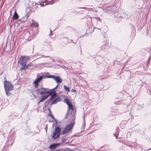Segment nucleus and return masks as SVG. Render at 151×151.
<instances>
[{"label": "nucleus", "mask_w": 151, "mask_h": 151, "mask_svg": "<svg viewBox=\"0 0 151 151\" xmlns=\"http://www.w3.org/2000/svg\"><path fill=\"white\" fill-rule=\"evenodd\" d=\"M30 58V57L29 56H21L20 59L18 61V63H19L21 65L20 70H26L27 62Z\"/></svg>", "instance_id": "1"}, {"label": "nucleus", "mask_w": 151, "mask_h": 151, "mask_svg": "<svg viewBox=\"0 0 151 151\" xmlns=\"http://www.w3.org/2000/svg\"><path fill=\"white\" fill-rule=\"evenodd\" d=\"M68 108L67 111L69 112L70 110H72L71 113L69 114L70 120H72V121H75L76 118L75 115L76 113V109H74L71 103L68 105Z\"/></svg>", "instance_id": "2"}, {"label": "nucleus", "mask_w": 151, "mask_h": 151, "mask_svg": "<svg viewBox=\"0 0 151 151\" xmlns=\"http://www.w3.org/2000/svg\"><path fill=\"white\" fill-rule=\"evenodd\" d=\"M4 86L6 94L7 96L10 95L11 94L9 91L13 90V86L12 84L10 82L6 80L4 82Z\"/></svg>", "instance_id": "3"}, {"label": "nucleus", "mask_w": 151, "mask_h": 151, "mask_svg": "<svg viewBox=\"0 0 151 151\" xmlns=\"http://www.w3.org/2000/svg\"><path fill=\"white\" fill-rule=\"evenodd\" d=\"M70 120L72 122L65 126L63 131L61 132L62 134H64L69 132L73 129L75 124V121H72V120Z\"/></svg>", "instance_id": "4"}, {"label": "nucleus", "mask_w": 151, "mask_h": 151, "mask_svg": "<svg viewBox=\"0 0 151 151\" xmlns=\"http://www.w3.org/2000/svg\"><path fill=\"white\" fill-rule=\"evenodd\" d=\"M61 131V128L59 127L58 126L55 127V130L54 131L52 136V138L54 139H55L59 137L60 135L62 134Z\"/></svg>", "instance_id": "5"}, {"label": "nucleus", "mask_w": 151, "mask_h": 151, "mask_svg": "<svg viewBox=\"0 0 151 151\" xmlns=\"http://www.w3.org/2000/svg\"><path fill=\"white\" fill-rule=\"evenodd\" d=\"M50 92L47 95L48 97L49 96H51V97L49 99L48 102H50V101L53 99L57 95V93L55 91L50 90Z\"/></svg>", "instance_id": "6"}, {"label": "nucleus", "mask_w": 151, "mask_h": 151, "mask_svg": "<svg viewBox=\"0 0 151 151\" xmlns=\"http://www.w3.org/2000/svg\"><path fill=\"white\" fill-rule=\"evenodd\" d=\"M43 78H44V76H40L37 78L33 82V84L35 88L37 87L39 85V83L41 82Z\"/></svg>", "instance_id": "7"}, {"label": "nucleus", "mask_w": 151, "mask_h": 151, "mask_svg": "<svg viewBox=\"0 0 151 151\" xmlns=\"http://www.w3.org/2000/svg\"><path fill=\"white\" fill-rule=\"evenodd\" d=\"M60 145V143H53L49 146V148L50 149V151H51L55 149Z\"/></svg>", "instance_id": "8"}, {"label": "nucleus", "mask_w": 151, "mask_h": 151, "mask_svg": "<svg viewBox=\"0 0 151 151\" xmlns=\"http://www.w3.org/2000/svg\"><path fill=\"white\" fill-rule=\"evenodd\" d=\"M103 41L104 42H103V43H104L101 47V49L102 50H104L106 49V46L108 45V41H107L106 38L105 37L104 38Z\"/></svg>", "instance_id": "9"}, {"label": "nucleus", "mask_w": 151, "mask_h": 151, "mask_svg": "<svg viewBox=\"0 0 151 151\" xmlns=\"http://www.w3.org/2000/svg\"><path fill=\"white\" fill-rule=\"evenodd\" d=\"M61 100V98L58 97L55 99L52 102L51 104H57L58 102L60 101Z\"/></svg>", "instance_id": "10"}, {"label": "nucleus", "mask_w": 151, "mask_h": 151, "mask_svg": "<svg viewBox=\"0 0 151 151\" xmlns=\"http://www.w3.org/2000/svg\"><path fill=\"white\" fill-rule=\"evenodd\" d=\"M55 80L56 81L57 83H58V84H59L62 83V79L58 76H56Z\"/></svg>", "instance_id": "11"}, {"label": "nucleus", "mask_w": 151, "mask_h": 151, "mask_svg": "<svg viewBox=\"0 0 151 151\" xmlns=\"http://www.w3.org/2000/svg\"><path fill=\"white\" fill-rule=\"evenodd\" d=\"M19 17V15L17 13V12L15 11L14 14L13 15V16L12 17V19L13 20H16Z\"/></svg>", "instance_id": "12"}, {"label": "nucleus", "mask_w": 151, "mask_h": 151, "mask_svg": "<svg viewBox=\"0 0 151 151\" xmlns=\"http://www.w3.org/2000/svg\"><path fill=\"white\" fill-rule=\"evenodd\" d=\"M83 120L84 121V122L83 123V124L81 127V133L83 132V131L85 129V126H86L85 120L84 117Z\"/></svg>", "instance_id": "13"}, {"label": "nucleus", "mask_w": 151, "mask_h": 151, "mask_svg": "<svg viewBox=\"0 0 151 151\" xmlns=\"http://www.w3.org/2000/svg\"><path fill=\"white\" fill-rule=\"evenodd\" d=\"M87 18L88 19V20L89 21V22H87V24L88 26L91 25L92 20L91 17H89V16H87Z\"/></svg>", "instance_id": "14"}, {"label": "nucleus", "mask_w": 151, "mask_h": 151, "mask_svg": "<svg viewBox=\"0 0 151 151\" xmlns=\"http://www.w3.org/2000/svg\"><path fill=\"white\" fill-rule=\"evenodd\" d=\"M126 145L129 147H131V149L132 150V147L133 148V146L134 145V143L133 142H130V143H126L125 144Z\"/></svg>", "instance_id": "15"}, {"label": "nucleus", "mask_w": 151, "mask_h": 151, "mask_svg": "<svg viewBox=\"0 0 151 151\" xmlns=\"http://www.w3.org/2000/svg\"><path fill=\"white\" fill-rule=\"evenodd\" d=\"M48 98V96L47 95L43 96L42 98H41L40 99V102H43L45 100Z\"/></svg>", "instance_id": "16"}, {"label": "nucleus", "mask_w": 151, "mask_h": 151, "mask_svg": "<svg viewBox=\"0 0 151 151\" xmlns=\"http://www.w3.org/2000/svg\"><path fill=\"white\" fill-rule=\"evenodd\" d=\"M31 24L32 25L37 27L38 26V24L37 22H35L33 20H32Z\"/></svg>", "instance_id": "17"}, {"label": "nucleus", "mask_w": 151, "mask_h": 151, "mask_svg": "<svg viewBox=\"0 0 151 151\" xmlns=\"http://www.w3.org/2000/svg\"><path fill=\"white\" fill-rule=\"evenodd\" d=\"M122 17L121 16H119L118 17H116V18H115V20H116V21L117 22H120L122 19Z\"/></svg>", "instance_id": "18"}, {"label": "nucleus", "mask_w": 151, "mask_h": 151, "mask_svg": "<svg viewBox=\"0 0 151 151\" xmlns=\"http://www.w3.org/2000/svg\"><path fill=\"white\" fill-rule=\"evenodd\" d=\"M50 92V90L48 91H42L40 92V95H44Z\"/></svg>", "instance_id": "19"}, {"label": "nucleus", "mask_w": 151, "mask_h": 151, "mask_svg": "<svg viewBox=\"0 0 151 151\" xmlns=\"http://www.w3.org/2000/svg\"><path fill=\"white\" fill-rule=\"evenodd\" d=\"M56 77V76H54V75H49V76H44V78H52L54 80H55Z\"/></svg>", "instance_id": "20"}, {"label": "nucleus", "mask_w": 151, "mask_h": 151, "mask_svg": "<svg viewBox=\"0 0 151 151\" xmlns=\"http://www.w3.org/2000/svg\"><path fill=\"white\" fill-rule=\"evenodd\" d=\"M64 88L65 91L69 92L70 91V88L66 85L64 86Z\"/></svg>", "instance_id": "21"}, {"label": "nucleus", "mask_w": 151, "mask_h": 151, "mask_svg": "<svg viewBox=\"0 0 151 151\" xmlns=\"http://www.w3.org/2000/svg\"><path fill=\"white\" fill-rule=\"evenodd\" d=\"M49 112H50V114H48V116H50V117L52 118V119H54V120H55V121L56 122H57V121L56 120H55V118H54V116H53V115H52V114H51V111L50 110V109H49Z\"/></svg>", "instance_id": "22"}, {"label": "nucleus", "mask_w": 151, "mask_h": 151, "mask_svg": "<svg viewBox=\"0 0 151 151\" xmlns=\"http://www.w3.org/2000/svg\"><path fill=\"white\" fill-rule=\"evenodd\" d=\"M64 102L66 103L67 105L71 103V102L69 101V99L67 98H65L64 100Z\"/></svg>", "instance_id": "23"}, {"label": "nucleus", "mask_w": 151, "mask_h": 151, "mask_svg": "<svg viewBox=\"0 0 151 151\" xmlns=\"http://www.w3.org/2000/svg\"><path fill=\"white\" fill-rule=\"evenodd\" d=\"M33 65V64L31 63H30L28 64L27 65H26V70L29 67H30L32 66Z\"/></svg>", "instance_id": "24"}, {"label": "nucleus", "mask_w": 151, "mask_h": 151, "mask_svg": "<svg viewBox=\"0 0 151 151\" xmlns=\"http://www.w3.org/2000/svg\"><path fill=\"white\" fill-rule=\"evenodd\" d=\"M27 20V17L26 16L24 17L23 18H22L21 20L22 22H25Z\"/></svg>", "instance_id": "25"}, {"label": "nucleus", "mask_w": 151, "mask_h": 151, "mask_svg": "<svg viewBox=\"0 0 151 151\" xmlns=\"http://www.w3.org/2000/svg\"><path fill=\"white\" fill-rule=\"evenodd\" d=\"M42 90V89H41V88H37L36 90V93H40V92L42 91H41Z\"/></svg>", "instance_id": "26"}, {"label": "nucleus", "mask_w": 151, "mask_h": 151, "mask_svg": "<svg viewBox=\"0 0 151 151\" xmlns=\"http://www.w3.org/2000/svg\"><path fill=\"white\" fill-rule=\"evenodd\" d=\"M98 59L99 60V62L101 63V62L103 60V59L101 56H99L98 58Z\"/></svg>", "instance_id": "27"}, {"label": "nucleus", "mask_w": 151, "mask_h": 151, "mask_svg": "<svg viewBox=\"0 0 151 151\" xmlns=\"http://www.w3.org/2000/svg\"><path fill=\"white\" fill-rule=\"evenodd\" d=\"M41 89L42 90H44V91H48L49 90V88H44L43 87H41Z\"/></svg>", "instance_id": "28"}, {"label": "nucleus", "mask_w": 151, "mask_h": 151, "mask_svg": "<svg viewBox=\"0 0 151 151\" xmlns=\"http://www.w3.org/2000/svg\"><path fill=\"white\" fill-rule=\"evenodd\" d=\"M69 113V112L67 111V112H66V114L65 115V116L64 119H66V118H67L68 116V115Z\"/></svg>", "instance_id": "29"}, {"label": "nucleus", "mask_w": 151, "mask_h": 151, "mask_svg": "<svg viewBox=\"0 0 151 151\" xmlns=\"http://www.w3.org/2000/svg\"><path fill=\"white\" fill-rule=\"evenodd\" d=\"M59 84H57V86H56L54 88H53V89H50V90L54 91V90H55V89H56L57 88H58V86Z\"/></svg>", "instance_id": "30"}, {"label": "nucleus", "mask_w": 151, "mask_h": 151, "mask_svg": "<svg viewBox=\"0 0 151 151\" xmlns=\"http://www.w3.org/2000/svg\"><path fill=\"white\" fill-rule=\"evenodd\" d=\"M115 101L114 102V103H115L116 102H119L120 101V99L118 100L117 99V98H115Z\"/></svg>", "instance_id": "31"}, {"label": "nucleus", "mask_w": 151, "mask_h": 151, "mask_svg": "<svg viewBox=\"0 0 151 151\" xmlns=\"http://www.w3.org/2000/svg\"><path fill=\"white\" fill-rule=\"evenodd\" d=\"M88 29L89 30V32H92L93 31V30L91 28H89Z\"/></svg>", "instance_id": "32"}, {"label": "nucleus", "mask_w": 151, "mask_h": 151, "mask_svg": "<svg viewBox=\"0 0 151 151\" xmlns=\"http://www.w3.org/2000/svg\"><path fill=\"white\" fill-rule=\"evenodd\" d=\"M66 139H63L62 140V142H65L66 141Z\"/></svg>", "instance_id": "33"}, {"label": "nucleus", "mask_w": 151, "mask_h": 151, "mask_svg": "<svg viewBox=\"0 0 151 151\" xmlns=\"http://www.w3.org/2000/svg\"><path fill=\"white\" fill-rule=\"evenodd\" d=\"M71 91L72 92L74 93L76 92V90L75 89H72Z\"/></svg>", "instance_id": "34"}, {"label": "nucleus", "mask_w": 151, "mask_h": 151, "mask_svg": "<svg viewBox=\"0 0 151 151\" xmlns=\"http://www.w3.org/2000/svg\"><path fill=\"white\" fill-rule=\"evenodd\" d=\"M93 19H98V20H100V18H96V17H94L93 18Z\"/></svg>", "instance_id": "35"}, {"label": "nucleus", "mask_w": 151, "mask_h": 151, "mask_svg": "<svg viewBox=\"0 0 151 151\" xmlns=\"http://www.w3.org/2000/svg\"><path fill=\"white\" fill-rule=\"evenodd\" d=\"M60 150H51V151H60Z\"/></svg>", "instance_id": "36"}, {"label": "nucleus", "mask_w": 151, "mask_h": 151, "mask_svg": "<svg viewBox=\"0 0 151 151\" xmlns=\"http://www.w3.org/2000/svg\"><path fill=\"white\" fill-rule=\"evenodd\" d=\"M95 28H96V29H99V30H101V29L100 28H96V27H94V29H95Z\"/></svg>", "instance_id": "37"}, {"label": "nucleus", "mask_w": 151, "mask_h": 151, "mask_svg": "<svg viewBox=\"0 0 151 151\" xmlns=\"http://www.w3.org/2000/svg\"><path fill=\"white\" fill-rule=\"evenodd\" d=\"M50 56H45V58H48V57H49Z\"/></svg>", "instance_id": "38"}, {"label": "nucleus", "mask_w": 151, "mask_h": 151, "mask_svg": "<svg viewBox=\"0 0 151 151\" xmlns=\"http://www.w3.org/2000/svg\"><path fill=\"white\" fill-rule=\"evenodd\" d=\"M40 102V101L38 102V104H39L40 103V102Z\"/></svg>", "instance_id": "39"}, {"label": "nucleus", "mask_w": 151, "mask_h": 151, "mask_svg": "<svg viewBox=\"0 0 151 151\" xmlns=\"http://www.w3.org/2000/svg\"><path fill=\"white\" fill-rule=\"evenodd\" d=\"M50 33H51L52 32V31L51 29H50Z\"/></svg>", "instance_id": "40"}, {"label": "nucleus", "mask_w": 151, "mask_h": 151, "mask_svg": "<svg viewBox=\"0 0 151 151\" xmlns=\"http://www.w3.org/2000/svg\"><path fill=\"white\" fill-rule=\"evenodd\" d=\"M119 129V127H116V129Z\"/></svg>", "instance_id": "41"}, {"label": "nucleus", "mask_w": 151, "mask_h": 151, "mask_svg": "<svg viewBox=\"0 0 151 151\" xmlns=\"http://www.w3.org/2000/svg\"><path fill=\"white\" fill-rule=\"evenodd\" d=\"M12 22V20H11V22H10V23Z\"/></svg>", "instance_id": "42"}, {"label": "nucleus", "mask_w": 151, "mask_h": 151, "mask_svg": "<svg viewBox=\"0 0 151 151\" xmlns=\"http://www.w3.org/2000/svg\"><path fill=\"white\" fill-rule=\"evenodd\" d=\"M150 149H151V148H150V149H148V150H150Z\"/></svg>", "instance_id": "43"}, {"label": "nucleus", "mask_w": 151, "mask_h": 151, "mask_svg": "<svg viewBox=\"0 0 151 151\" xmlns=\"http://www.w3.org/2000/svg\"><path fill=\"white\" fill-rule=\"evenodd\" d=\"M115 114H116L115 113H114V114H113V115H115Z\"/></svg>", "instance_id": "44"}, {"label": "nucleus", "mask_w": 151, "mask_h": 151, "mask_svg": "<svg viewBox=\"0 0 151 151\" xmlns=\"http://www.w3.org/2000/svg\"><path fill=\"white\" fill-rule=\"evenodd\" d=\"M47 129H46V132H47Z\"/></svg>", "instance_id": "45"}, {"label": "nucleus", "mask_w": 151, "mask_h": 151, "mask_svg": "<svg viewBox=\"0 0 151 151\" xmlns=\"http://www.w3.org/2000/svg\"><path fill=\"white\" fill-rule=\"evenodd\" d=\"M115 136L116 137V139H117V137H116V136Z\"/></svg>", "instance_id": "46"}, {"label": "nucleus", "mask_w": 151, "mask_h": 151, "mask_svg": "<svg viewBox=\"0 0 151 151\" xmlns=\"http://www.w3.org/2000/svg\"><path fill=\"white\" fill-rule=\"evenodd\" d=\"M129 133L130 134V133L129 132L128 133V134H129Z\"/></svg>", "instance_id": "47"}, {"label": "nucleus", "mask_w": 151, "mask_h": 151, "mask_svg": "<svg viewBox=\"0 0 151 151\" xmlns=\"http://www.w3.org/2000/svg\"><path fill=\"white\" fill-rule=\"evenodd\" d=\"M84 36V35H83L82 37H83V36Z\"/></svg>", "instance_id": "48"}, {"label": "nucleus", "mask_w": 151, "mask_h": 151, "mask_svg": "<svg viewBox=\"0 0 151 151\" xmlns=\"http://www.w3.org/2000/svg\"><path fill=\"white\" fill-rule=\"evenodd\" d=\"M53 0H52L51 1H53Z\"/></svg>", "instance_id": "49"}, {"label": "nucleus", "mask_w": 151, "mask_h": 151, "mask_svg": "<svg viewBox=\"0 0 151 151\" xmlns=\"http://www.w3.org/2000/svg\"><path fill=\"white\" fill-rule=\"evenodd\" d=\"M1 151H2V150Z\"/></svg>", "instance_id": "50"}]
</instances>
